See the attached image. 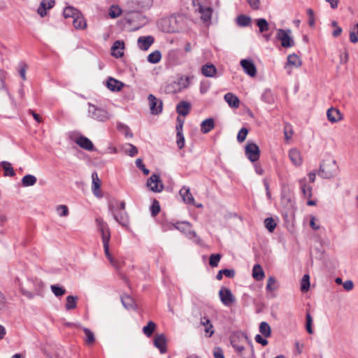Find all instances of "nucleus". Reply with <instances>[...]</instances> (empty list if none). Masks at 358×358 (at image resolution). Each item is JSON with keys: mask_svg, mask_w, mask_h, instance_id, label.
Wrapping results in <instances>:
<instances>
[{"mask_svg": "<svg viewBox=\"0 0 358 358\" xmlns=\"http://www.w3.org/2000/svg\"><path fill=\"white\" fill-rule=\"evenodd\" d=\"M230 343L236 353L243 358H256L253 344L245 333L232 334L230 336Z\"/></svg>", "mask_w": 358, "mask_h": 358, "instance_id": "obj_1", "label": "nucleus"}, {"mask_svg": "<svg viewBox=\"0 0 358 358\" xmlns=\"http://www.w3.org/2000/svg\"><path fill=\"white\" fill-rule=\"evenodd\" d=\"M338 171V166L336 160L332 159H324L317 171V175L325 179H330L336 176Z\"/></svg>", "mask_w": 358, "mask_h": 358, "instance_id": "obj_2", "label": "nucleus"}, {"mask_svg": "<svg viewBox=\"0 0 358 358\" xmlns=\"http://www.w3.org/2000/svg\"><path fill=\"white\" fill-rule=\"evenodd\" d=\"M153 4V0H130L127 3L128 13H141L148 10Z\"/></svg>", "mask_w": 358, "mask_h": 358, "instance_id": "obj_3", "label": "nucleus"}, {"mask_svg": "<svg viewBox=\"0 0 358 358\" xmlns=\"http://www.w3.org/2000/svg\"><path fill=\"white\" fill-rule=\"evenodd\" d=\"M108 210L117 222L124 227L127 228L129 227V219L126 211L118 210L112 202L108 204Z\"/></svg>", "mask_w": 358, "mask_h": 358, "instance_id": "obj_4", "label": "nucleus"}, {"mask_svg": "<svg viewBox=\"0 0 358 358\" xmlns=\"http://www.w3.org/2000/svg\"><path fill=\"white\" fill-rule=\"evenodd\" d=\"M174 227L195 243H199L201 242V238L197 236L196 233L192 230V225L189 222H178L174 224Z\"/></svg>", "mask_w": 358, "mask_h": 358, "instance_id": "obj_5", "label": "nucleus"}, {"mask_svg": "<svg viewBox=\"0 0 358 358\" xmlns=\"http://www.w3.org/2000/svg\"><path fill=\"white\" fill-rule=\"evenodd\" d=\"M88 113L92 119L98 121L105 122L110 118L107 110L101 108H98L91 103L89 104Z\"/></svg>", "mask_w": 358, "mask_h": 358, "instance_id": "obj_6", "label": "nucleus"}, {"mask_svg": "<svg viewBox=\"0 0 358 358\" xmlns=\"http://www.w3.org/2000/svg\"><path fill=\"white\" fill-rule=\"evenodd\" d=\"M290 29H278L277 30L276 38L281 42V45L283 48H287L294 45V41L290 36Z\"/></svg>", "mask_w": 358, "mask_h": 358, "instance_id": "obj_7", "label": "nucleus"}, {"mask_svg": "<svg viewBox=\"0 0 358 358\" xmlns=\"http://www.w3.org/2000/svg\"><path fill=\"white\" fill-rule=\"evenodd\" d=\"M245 155L248 159L255 162L259 160L260 157V150L259 146L254 142H248L245 148Z\"/></svg>", "mask_w": 358, "mask_h": 358, "instance_id": "obj_8", "label": "nucleus"}, {"mask_svg": "<svg viewBox=\"0 0 358 358\" xmlns=\"http://www.w3.org/2000/svg\"><path fill=\"white\" fill-rule=\"evenodd\" d=\"M147 187L154 192H161L164 189V184L159 174H152L147 180Z\"/></svg>", "mask_w": 358, "mask_h": 358, "instance_id": "obj_9", "label": "nucleus"}, {"mask_svg": "<svg viewBox=\"0 0 358 358\" xmlns=\"http://www.w3.org/2000/svg\"><path fill=\"white\" fill-rule=\"evenodd\" d=\"M150 113L152 115H159L162 112L163 102L157 99L153 94H150L148 97Z\"/></svg>", "mask_w": 358, "mask_h": 358, "instance_id": "obj_10", "label": "nucleus"}, {"mask_svg": "<svg viewBox=\"0 0 358 358\" xmlns=\"http://www.w3.org/2000/svg\"><path fill=\"white\" fill-rule=\"evenodd\" d=\"M219 296L222 303L226 306H230L236 301L231 291L227 287H222L219 292Z\"/></svg>", "mask_w": 358, "mask_h": 358, "instance_id": "obj_11", "label": "nucleus"}, {"mask_svg": "<svg viewBox=\"0 0 358 358\" xmlns=\"http://www.w3.org/2000/svg\"><path fill=\"white\" fill-rule=\"evenodd\" d=\"M95 222L98 230L101 233L102 242L104 241L105 238L107 241H110V232L108 224L101 217L96 218Z\"/></svg>", "mask_w": 358, "mask_h": 358, "instance_id": "obj_12", "label": "nucleus"}, {"mask_svg": "<svg viewBox=\"0 0 358 358\" xmlns=\"http://www.w3.org/2000/svg\"><path fill=\"white\" fill-rule=\"evenodd\" d=\"M240 63L245 73L251 77L256 76L257 69L252 59H244Z\"/></svg>", "mask_w": 358, "mask_h": 358, "instance_id": "obj_13", "label": "nucleus"}, {"mask_svg": "<svg viewBox=\"0 0 358 358\" xmlns=\"http://www.w3.org/2000/svg\"><path fill=\"white\" fill-rule=\"evenodd\" d=\"M154 345L159 349L162 354L166 352L167 340L164 334H156L153 341Z\"/></svg>", "mask_w": 358, "mask_h": 358, "instance_id": "obj_14", "label": "nucleus"}, {"mask_svg": "<svg viewBox=\"0 0 358 358\" xmlns=\"http://www.w3.org/2000/svg\"><path fill=\"white\" fill-rule=\"evenodd\" d=\"M124 43L123 41H116L111 47V54L115 58H120L124 55Z\"/></svg>", "mask_w": 358, "mask_h": 358, "instance_id": "obj_15", "label": "nucleus"}, {"mask_svg": "<svg viewBox=\"0 0 358 358\" xmlns=\"http://www.w3.org/2000/svg\"><path fill=\"white\" fill-rule=\"evenodd\" d=\"M327 119L331 123H336L343 119V115L341 111L334 107H331L327 110Z\"/></svg>", "mask_w": 358, "mask_h": 358, "instance_id": "obj_16", "label": "nucleus"}, {"mask_svg": "<svg viewBox=\"0 0 358 358\" xmlns=\"http://www.w3.org/2000/svg\"><path fill=\"white\" fill-rule=\"evenodd\" d=\"M155 38L152 36H140L138 38V46L142 50H148L153 44Z\"/></svg>", "mask_w": 358, "mask_h": 358, "instance_id": "obj_17", "label": "nucleus"}, {"mask_svg": "<svg viewBox=\"0 0 358 358\" xmlns=\"http://www.w3.org/2000/svg\"><path fill=\"white\" fill-rule=\"evenodd\" d=\"M106 85L107 88L112 92H120L124 85L122 82L112 77L107 79Z\"/></svg>", "mask_w": 358, "mask_h": 358, "instance_id": "obj_18", "label": "nucleus"}, {"mask_svg": "<svg viewBox=\"0 0 358 358\" xmlns=\"http://www.w3.org/2000/svg\"><path fill=\"white\" fill-rule=\"evenodd\" d=\"M76 144H78L80 148L88 150V151H94L95 148L92 143V142L87 137L84 136H80L76 140Z\"/></svg>", "mask_w": 358, "mask_h": 358, "instance_id": "obj_19", "label": "nucleus"}, {"mask_svg": "<svg viewBox=\"0 0 358 358\" xmlns=\"http://www.w3.org/2000/svg\"><path fill=\"white\" fill-rule=\"evenodd\" d=\"M55 0H43L39 7L38 8L37 12L41 17L46 15L48 9L52 8L55 6Z\"/></svg>", "mask_w": 358, "mask_h": 358, "instance_id": "obj_20", "label": "nucleus"}, {"mask_svg": "<svg viewBox=\"0 0 358 358\" xmlns=\"http://www.w3.org/2000/svg\"><path fill=\"white\" fill-rule=\"evenodd\" d=\"M198 10L201 14V17L203 22H208L211 20L213 10L210 7H205L201 4H199Z\"/></svg>", "mask_w": 358, "mask_h": 358, "instance_id": "obj_21", "label": "nucleus"}, {"mask_svg": "<svg viewBox=\"0 0 358 358\" xmlns=\"http://www.w3.org/2000/svg\"><path fill=\"white\" fill-rule=\"evenodd\" d=\"M180 195L182 200L187 204L194 205V199L190 192L189 188L183 186L180 190Z\"/></svg>", "mask_w": 358, "mask_h": 358, "instance_id": "obj_22", "label": "nucleus"}, {"mask_svg": "<svg viewBox=\"0 0 358 358\" xmlns=\"http://www.w3.org/2000/svg\"><path fill=\"white\" fill-rule=\"evenodd\" d=\"M92 189L93 194L96 196H100V187L101 185V182L98 177V174L96 172H93L92 173Z\"/></svg>", "mask_w": 358, "mask_h": 358, "instance_id": "obj_23", "label": "nucleus"}, {"mask_svg": "<svg viewBox=\"0 0 358 358\" xmlns=\"http://www.w3.org/2000/svg\"><path fill=\"white\" fill-rule=\"evenodd\" d=\"M300 189L304 197L310 198L312 196V187L307 185L306 178H301L299 181Z\"/></svg>", "mask_w": 358, "mask_h": 358, "instance_id": "obj_24", "label": "nucleus"}, {"mask_svg": "<svg viewBox=\"0 0 358 358\" xmlns=\"http://www.w3.org/2000/svg\"><path fill=\"white\" fill-rule=\"evenodd\" d=\"M191 109V104L185 101H182L178 103L176 106V112L182 116H186L189 114Z\"/></svg>", "mask_w": 358, "mask_h": 358, "instance_id": "obj_25", "label": "nucleus"}, {"mask_svg": "<svg viewBox=\"0 0 358 358\" xmlns=\"http://www.w3.org/2000/svg\"><path fill=\"white\" fill-rule=\"evenodd\" d=\"M224 100L231 108H237L239 107L240 101L237 96L233 93L228 92L224 95Z\"/></svg>", "mask_w": 358, "mask_h": 358, "instance_id": "obj_26", "label": "nucleus"}, {"mask_svg": "<svg viewBox=\"0 0 358 358\" xmlns=\"http://www.w3.org/2000/svg\"><path fill=\"white\" fill-rule=\"evenodd\" d=\"M201 73L206 77H214L217 73V69L213 64H206L202 66Z\"/></svg>", "mask_w": 358, "mask_h": 358, "instance_id": "obj_27", "label": "nucleus"}, {"mask_svg": "<svg viewBox=\"0 0 358 358\" xmlns=\"http://www.w3.org/2000/svg\"><path fill=\"white\" fill-rule=\"evenodd\" d=\"M289 157L290 160L292 161V162L295 166H299L301 164L302 159H301V153L297 149H296V148L291 149L289 152Z\"/></svg>", "mask_w": 358, "mask_h": 358, "instance_id": "obj_28", "label": "nucleus"}, {"mask_svg": "<svg viewBox=\"0 0 358 358\" xmlns=\"http://www.w3.org/2000/svg\"><path fill=\"white\" fill-rule=\"evenodd\" d=\"M73 27L77 29H83L87 27V22L85 20L83 14L81 12L79 13V15H77L73 20Z\"/></svg>", "mask_w": 358, "mask_h": 358, "instance_id": "obj_29", "label": "nucleus"}, {"mask_svg": "<svg viewBox=\"0 0 358 358\" xmlns=\"http://www.w3.org/2000/svg\"><path fill=\"white\" fill-rule=\"evenodd\" d=\"M215 127V122L213 118L204 120L201 124V131L203 134H207Z\"/></svg>", "mask_w": 358, "mask_h": 358, "instance_id": "obj_30", "label": "nucleus"}, {"mask_svg": "<svg viewBox=\"0 0 358 358\" xmlns=\"http://www.w3.org/2000/svg\"><path fill=\"white\" fill-rule=\"evenodd\" d=\"M0 167L3 170V176H10L13 177L15 175V171L12 167V165L10 162L7 161H2L0 162Z\"/></svg>", "mask_w": 358, "mask_h": 358, "instance_id": "obj_31", "label": "nucleus"}, {"mask_svg": "<svg viewBox=\"0 0 358 358\" xmlns=\"http://www.w3.org/2000/svg\"><path fill=\"white\" fill-rule=\"evenodd\" d=\"M264 271L260 264H255L252 268V277L256 280H261L264 278Z\"/></svg>", "mask_w": 358, "mask_h": 358, "instance_id": "obj_32", "label": "nucleus"}, {"mask_svg": "<svg viewBox=\"0 0 358 358\" xmlns=\"http://www.w3.org/2000/svg\"><path fill=\"white\" fill-rule=\"evenodd\" d=\"M80 12V10L73 6H67L64 10L63 15L65 18L73 19L77 15H79Z\"/></svg>", "mask_w": 358, "mask_h": 358, "instance_id": "obj_33", "label": "nucleus"}, {"mask_svg": "<svg viewBox=\"0 0 358 358\" xmlns=\"http://www.w3.org/2000/svg\"><path fill=\"white\" fill-rule=\"evenodd\" d=\"M78 299V298L77 296H73V295L68 296L66 297V303L65 304L66 310H70L76 308V306H77Z\"/></svg>", "mask_w": 358, "mask_h": 358, "instance_id": "obj_34", "label": "nucleus"}, {"mask_svg": "<svg viewBox=\"0 0 358 358\" xmlns=\"http://www.w3.org/2000/svg\"><path fill=\"white\" fill-rule=\"evenodd\" d=\"M37 181L36 178L31 174L25 175L22 179V185L24 187L33 186Z\"/></svg>", "mask_w": 358, "mask_h": 358, "instance_id": "obj_35", "label": "nucleus"}, {"mask_svg": "<svg viewBox=\"0 0 358 358\" xmlns=\"http://www.w3.org/2000/svg\"><path fill=\"white\" fill-rule=\"evenodd\" d=\"M287 65H292L295 67H299L302 64L301 59L294 53L289 55L287 57Z\"/></svg>", "mask_w": 358, "mask_h": 358, "instance_id": "obj_36", "label": "nucleus"}, {"mask_svg": "<svg viewBox=\"0 0 358 358\" xmlns=\"http://www.w3.org/2000/svg\"><path fill=\"white\" fill-rule=\"evenodd\" d=\"M259 332L265 338H268L271 334V329L269 324L266 322H262L259 324Z\"/></svg>", "mask_w": 358, "mask_h": 358, "instance_id": "obj_37", "label": "nucleus"}, {"mask_svg": "<svg viewBox=\"0 0 358 358\" xmlns=\"http://www.w3.org/2000/svg\"><path fill=\"white\" fill-rule=\"evenodd\" d=\"M156 327V324L152 321H150L148 324L143 328V331L145 336L150 337L155 331Z\"/></svg>", "mask_w": 358, "mask_h": 358, "instance_id": "obj_38", "label": "nucleus"}, {"mask_svg": "<svg viewBox=\"0 0 358 358\" xmlns=\"http://www.w3.org/2000/svg\"><path fill=\"white\" fill-rule=\"evenodd\" d=\"M257 26L260 33H264L269 29V24L264 18H259L256 20Z\"/></svg>", "mask_w": 358, "mask_h": 358, "instance_id": "obj_39", "label": "nucleus"}, {"mask_svg": "<svg viewBox=\"0 0 358 358\" xmlns=\"http://www.w3.org/2000/svg\"><path fill=\"white\" fill-rule=\"evenodd\" d=\"M161 58L162 55L160 51L155 50L148 55L147 59L148 62L151 64H157L161 60Z\"/></svg>", "mask_w": 358, "mask_h": 358, "instance_id": "obj_40", "label": "nucleus"}, {"mask_svg": "<svg viewBox=\"0 0 358 358\" xmlns=\"http://www.w3.org/2000/svg\"><path fill=\"white\" fill-rule=\"evenodd\" d=\"M121 302L123 306L127 309H131L134 308V301L133 298L129 295H124L121 297Z\"/></svg>", "mask_w": 358, "mask_h": 358, "instance_id": "obj_41", "label": "nucleus"}, {"mask_svg": "<svg viewBox=\"0 0 358 358\" xmlns=\"http://www.w3.org/2000/svg\"><path fill=\"white\" fill-rule=\"evenodd\" d=\"M261 99L266 103L271 104L274 102V96L270 90H266L261 96Z\"/></svg>", "mask_w": 358, "mask_h": 358, "instance_id": "obj_42", "label": "nucleus"}, {"mask_svg": "<svg viewBox=\"0 0 358 358\" xmlns=\"http://www.w3.org/2000/svg\"><path fill=\"white\" fill-rule=\"evenodd\" d=\"M251 19L245 15H240L236 18V23L241 27H247L250 24Z\"/></svg>", "mask_w": 358, "mask_h": 358, "instance_id": "obj_43", "label": "nucleus"}, {"mask_svg": "<svg viewBox=\"0 0 358 358\" xmlns=\"http://www.w3.org/2000/svg\"><path fill=\"white\" fill-rule=\"evenodd\" d=\"M83 330L86 336L85 342L87 345H91L94 343L95 338L94 333L88 328L83 327Z\"/></svg>", "mask_w": 358, "mask_h": 358, "instance_id": "obj_44", "label": "nucleus"}, {"mask_svg": "<svg viewBox=\"0 0 358 358\" xmlns=\"http://www.w3.org/2000/svg\"><path fill=\"white\" fill-rule=\"evenodd\" d=\"M310 289V277L308 274H305L301 282V290L303 292H308Z\"/></svg>", "mask_w": 358, "mask_h": 358, "instance_id": "obj_45", "label": "nucleus"}, {"mask_svg": "<svg viewBox=\"0 0 358 358\" xmlns=\"http://www.w3.org/2000/svg\"><path fill=\"white\" fill-rule=\"evenodd\" d=\"M117 127V129L122 132V134H124L126 137H133V134L127 125L123 123H119Z\"/></svg>", "mask_w": 358, "mask_h": 358, "instance_id": "obj_46", "label": "nucleus"}, {"mask_svg": "<svg viewBox=\"0 0 358 358\" xmlns=\"http://www.w3.org/2000/svg\"><path fill=\"white\" fill-rule=\"evenodd\" d=\"M265 227L269 232H273L276 227V222L272 217H267L264 220Z\"/></svg>", "mask_w": 358, "mask_h": 358, "instance_id": "obj_47", "label": "nucleus"}, {"mask_svg": "<svg viewBox=\"0 0 358 358\" xmlns=\"http://www.w3.org/2000/svg\"><path fill=\"white\" fill-rule=\"evenodd\" d=\"M50 289L53 294L57 297L62 296L66 293V289L58 285H51Z\"/></svg>", "mask_w": 358, "mask_h": 358, "instance_id": "obj_48", "label": "nucleus"}, {"mask_svg": "<svg viewBox=\"0 0 358 358\" xmlns=\"http://www.w3.org/2000/svg\"><path fill=\"white\" fill-rule=\"evenodd\" d=\"M221 255L220 254H212L209 257V265L211 267H216L218 265L219 262L221 259Z\"/></svg>", "mask_w": 358, "mask_h": 358, "instance_id": "obj_49", "label": "nucleus"}, {"mask_svg": "<svg viewBox=\"0 0 358 358\" xmlns=\"http://www.w3.org/2000/svg\"><path fill=\"white\" fill-rule=\"evenodd\" d=\"M121 13H122L121 8L118 6H115V5L111 6V7L110 8V10H109V13H108L109 16L111 18H116L118 16H120Z\"/></svg>", "mask_w": 358, "mask_h": 358, "instance_id": "obj_50", "label": "nucleus"}, {"mask_svg": "<svg viewBox=\"0 0 358 358\" xmlns=\"http://www.w3.org/2000/svg\"><path fill=\"white\" fill-rule=\"evenodd\" d=\"M350 41L353 43L358 41V23L354 26L350 32Z\"/></svg>", "mask_w": 358, "mask_h": 358, "instance_id": "obj_51", "label": "nucleus"}, {"mask_svg": "<svg viewBox=\"0 0 358 358\" xmlns=\"http://www.w3.org/2000/svg\"><path fill=\"white\" fill-rule=\"evenodd\" d=\"M275 282H276V280H275V277L270 276L267 281V285H266V291L272 292V291L276 290L277 287L275 285Z\"/></svg>", "mask_w": 358, "mask_h": 358, "instance_id": "obj_52", "label": "nucleus"}, {"mask_svg": "<svg viewBox=\"0 0 358 358\" xmlns=\"http://www.w3.org/2000/svg\"><path fill=\"white\" fill-rule=\"evenodd\" d=\"M313 318L309 313H306V329L308 334H312L313 330L312 328Z\"/></svg>", "mask_w": 358, "mask_h": 358, "instance_id": "obj_53", "label": "nucleus"}, {"mask_svg": "<svg viewBox=\"0 0 358 358\" xmlns=\"http://www.w3.org/2000/svg\"><path fill=\"white\" fill-rule=\"evenodd\" d=\"M109 241H107V239L105 238V240L103 242V246L104 252H105L106 257L108 259V260L111 263H113L114 259H113L111 254L109 252Z\"/></svg>", "mask_w": 358, "mask_h": 358, "instance_id": "obj_54", "label": "nucleus"}, {"mask_svg": "<svg viewBox=\"0 0 358 358\" xmlns=\"http://www.w3.org/2000/svg\"><path fill=\"white\" fill-rule=\"evenodd\" d=\"M248 134V129L245 127H243L240 129L237 135V141L239 143L243 142Z\"/></svg>", "mask_w": 358, "mask_h": 358, "instance_id": "obj_55", "label": "nucleus"}, {"mask_svg": "<svg viewBox=\"0 0 358 358\" xmlns=\"http://www.w3.org/2000/svg\"><path fill=\"white\" fill-rule=\"evenodd\" d=\"M152 216H156L160 211V206L158 201L154 199L153 203L150 207Z\"/></svg>", "mask_w": 358, "mask_h": 358, "instance_id": "obj_56", "label": "nucleus"}, {"mask_svg": "<svg viewBox=\"0 0 358 358\" xmlns=\"http://www.w3.org/2000/svg\"><path fill=\"white\" fill-rule=\"evenodd\" d=\"M136 165L143 171L144 175L148 176L150 173V170L145 168L141 159L138 158L136 160Z\"/></svg>", "mask_w": 358, "mask_h": 358, "instance_id": "obj_57", "label": "nucleus"}, {"mask_svg": "<svg viewBox=\"0 0 358 358\" xmlns=\"http://www.w3.org/2000/svg\"><path fill=\"white\" fill-rule=\"evenodd\" d=\"M57 211L59 216L65 217L69 215V208L65 205H59L57 208Z\"/></svg>", "mask_w": 358, "mask_h": 358, "instance_id": "obj_58", "label": "nucleus"}, {"mask_svg": "<svg viewBox=\"0 0 358 358\" xmlns=\"http://www.w3.org/2000/svg\"><path fill=\"white\" fill-rule=\"evenodd\" d=\"M177 145L180 149H182L185 146V137L182 132H177Z\"/></svg>", "mask_w": 358, "mask_h": 358, "instance_id": "obj_59", "label": "nucleus"}, {"mask_svg": "<svg viewBox=\"0 0 358 358\" xmlns=\"http://www.w3.org/2000/svg\"><path fill=\"white\" fill-rule=\"evenodd\" d=\"M306 13L309 17L308 19V24L310 27H313L315 25V14L314 11L312 8H308L306 10Z\"/></svg>", "mask_w": 358, "mask_h": 358, "instance_id": "obj_60", "label": "nucleus"}, {"mask_svg": "<svg viewBox=\"0 0 358 358\" xmlns=\"http://www.w3.org/2000/svg\"><path fill=\"white\" fill-rule=\"evenodd\" d=\"M129 146V149L126 150L127 154H128L131 157H134L138 154V149L136 146L132 144H128Z\"/></svg>", "mask_w": 358, "mask_h": 358, "instance_id": "obj_61", "label": "nucleus"}, {"mask_svg": "<svg viewBox=\"0 0 358 358\" xmlns=\"http://www.w3.org/2000/svg\"><path fill=\"white\" fill-rule=\"evenodd\" d=\"M255 340L257 343L261 344L263 346H266L268 345V341L263 338V336L260 334H257L255 337Z\"/></svg>", "mask_w": 358, "mask_h": 358, "instance_id": "obj_62", "label": "nucleus"}, {"mask_svg": "<svg viewBox=\"0 0 358 358\" xmlns=\"http://www.w3.org/2000/svg\"><path fill=\"white\" fill-rule=\"evenodd\" d=\"M222 273L226 277L233 278L235 276V271L234 269L224 268L222 269Z\"/></svg>", "mask_w": 358, "mask_h": 358, "instance_id": "obj_63", "label": "nucleus"}, {"mask_svg": "<svg viewBox=\"0 0 358 358\" xmlns=\"http://www.w3.org/2000/svg\"><path fill=\"white\" fill-rule=\"evenodd\" d=\"M213 355L215 358H224L223 350L219 347L215 348Z\"/></svg>", "mask_w": 358, "mask_h": 358, "instance_id": "obj_64", "label": "nucleus"}]
</instances>
